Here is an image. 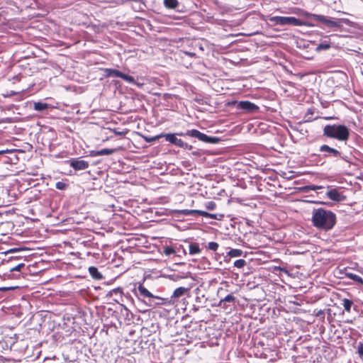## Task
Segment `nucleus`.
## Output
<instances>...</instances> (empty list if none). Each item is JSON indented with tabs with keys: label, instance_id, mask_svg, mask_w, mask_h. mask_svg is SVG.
Masks as SVG:
<instances>
[{
	"label": "nucleus",
	"instance_id": "nucleus-1",
	"mask_svg": "<svg viewBox=\"0 0 363 363\" xmlns=\"http://www.w3.org/2000/svg\"><path fill=\"white\" fill-rule=\"evenodd\" d=\"M311 222L315 228L328 231L335 226L336 215L331 211L323 208H314L312 211Z\"/></svg>",
	"mask_w": 363,
	"mask_h": 363
},
{
	"label": "nucleus",
	"instance_id": "nucleus-2",
	"mask_svg": "<svg viewBox=\"0 0 363 363\" xmlns=\"http://www.w3.org/2000/svg\"><path fill=\"white\" fill-rule=\"evenodd\" d=\"M133 292L138 301L150 308H155L164 303V298L153 295L143 284H139L138 286L134 289Z\"/></svg>",
	"mask_w": 363,
	"mask_h": 363
},
{
	"label": "nucleus",
	"instance_id": "nucleus-3",
	"mask_svg": "<svg viewBox=\"0 0 363 363\" xmlns=\"http://www.w3.org/2000/svg\"><path fill=\"white\" fill-rule=\"evenodd\" d=\"M323 135L338 141H347L350 137V130L345 125H326L323 130Z\"/></svg>",
	"mask_w": 363,
	"mask_h": 363
},
{
	"label": "nucleus",
	"instance_id": "nucleus-4",
	"mask_svg": "<svg viewBox=\"0 0 363 363\" xmlns=\"http://www.w3.org/2000/svg\"><path fill=\"white\" fill-rule=\"evenodd\" d=\"M319 151L323 153L325 158L334 159L337 162L339 160L344 161L347 166L350 167L352 162V155L344 153L339 149L330 147L328 145H322L320 146Z\"/></svg>",
	"mask_w": 363,
	"mask_h": 363
},
{
	"label": "nucleus",
	"instance_id": "nucleus-5",
	"mask_svg": "<svg viewBox=\"0 0 363 363\" xmlns=\"http://www.w3.org/2000/svg\"><path fill=\"white\" fill-rule=\"evenodd\" d=\"M298 10L300 11L301 14L304 15L305 16H307L316 21L321 22L323 24H325L328 28H337L336 30H339L342 26L343 23H347L349 22V21L347 19H335L325 16L308 13L306 11H301L300 9Z\"/></svg>",
	"mask_w": 363,
	"mask_h": 363
},
{
	"label": "nucleus",
	"instance_id": "nucleus-6",
	"mask_svg": "<svg viewBox=\"0 0 363 363\" xmlns=\"http://www.w3.org/2000/svg\"><path fill=\"white\" fill-rule=\"evenodd\" d=\"M264 20L269 21L273 23V26H309V24L306 22L296 18L293 16H266Z\"/></svg>",
	"mask_w": 363,
	"mask_h": 363
},
{
	"label": "nucleus",
	"instance_id": "nucleus-7",
	"mask_svg": "<svg viewBox=\"0 0 363 363\" xmlns=\"http://www.w3.org/2000/svg\"><path fill=\"white\" fill-rule=\"evenodd\" d=\"M175 134H177V135H179V136H189V137L195 138H197L200 141L204 142L206 143H210V144L218 143L220 140V139L217 137L208 136L196 129L188 130L185 133H183V132L176 133Z\"/></svg>",
	"mask_w": 363,
	"mask_h": 363
},
{
	"label": "nucleus",
	"instance_id": "nucleus-8",
	"mask_svg": "<svg viewBox=\"0 0 363 363\" xmlns=\"http://www.w3.org/2000/svg\"><path fill=\"white\" fill-rule=\"evenodd\" d=\"M104 73L106 77H119L131 84H137L133 77L124 74L118 69L106 68L104 69Z\"/></svg>",
	"mask_w": 363,
	"mask_h": 363
},
{
	"label": "nucleus",
	"instance_id": "nucleus-9",
	"mask_svg": "<svg viewBox=\"0 0 363 363\" xmlns=\"http://www.w3.org/2000/svg\"><path fill=\"white\" fill-rule=\"evenodd\" d=\"M237 109L242 110L246 113H255L259 110V107L249 101H241L237 104Z\"/></svg>",
	"mask_w": 363,
	"mask_h": 363
},
{
	"label": "nucleus",
	"instance_id": "nucleus-10",
	"mask_svg": "<svg viewBox=\"0 0 363 363\" xmlns=\"http://www.w3.org/2000/svg\"><path fill=\"white\" fill-rule=\"evenodd\" d=\"M67 162L69 166L76 171L84 170L89 166L87 161L81 160L80 158H73L68 160Z\"/></svg>",
	"mask_w": 363,
	"mask_h": 363
},
{
	"label": "nucleus",
	"instance_id": "nucleus-11",
	"mask_svg": "<svg viewBox=\"0 0 363 363\" xmlns=\"http://www.w3.org/2000/svg\"><path fill=\"white\" fill-rule=\"evenodd\" d=\"M235 297L233 294H228L225 298L220 299L218 303V306L227 309L235 305Z\"/></svg>",
	"mask_w": 363,
	"mask_h": 363
},
{
	"label": "nucleus",
	"instance_id": "nucleus-12",
	"mask_svg": "<svg viewBox=\"0 0 363 363\" xmlns=\"http://www.w3.org/2000/svg\"><path fill=\"white\" fill-rule=\"evenodd\" d=\"M326 196L330 200L334 201H343L345 196L338 191L336 189H332L327 191Z\"/></svg>",
	"mask_w": 363,
	"mask_h": 363
},
{
	"label": "nucleus",
	"instance_id": "nucleus-13",
	"mask_svg": "<svg viewBox=\"0 0 363 363\" xmlns=\"http://www.w3.org/2000/svg\"><path fill=\"white\" fill-rule=\"evenodd\" d=\"M164 138L167 141L179 147H182V146L184 145V141L181 139H179L177 137V134L167 133L164 134Z\"/></svg>",
	"mask_w": 363,
	"mask_h": 363
},
{
	"label": "nucleus",
	"instance_id": "nucleus-14",
	"mask_svg": "<svg viewBox=\"0 0 363 363\" xmlns=\"http://www.w3.org/2000/svg\"><path fill=\"white\" fill-rule=\"evenodd\" d=\"M116 152V149L111 148H104L100 150H91L90 152V155L92 157H98L102 155H109L115 153Z\"/></svg>",
	"mask_w": 363,
	"mask_h": 363
},
{
	"label": "nucleus",
	"instance_id": "nucleus-15",
	"mask_svg": "<svg viewBox=\"0 0 363 363\" xmlns=\"http://www.w3.org/2000/svg\"><path fill=\"white\" fill-rule=\"evenodd\" d=\"M188 289L187 288H185V287H179V288H177L172 296H171V301L174 303L177 299H179V298H181L182 296H183L186 293H187L188 291Z\"/></svg>",
	"mask_w": 363,
	"mask_h": 363
},
{
	"label": "nucleus",
	"instance_id": "nucleus-16",
	"mask_svg": "<svg viewBox=\"0 0 363 363\" xmlns=\"http://www.w3.org/2000/svg\"><path fill=\"white\" fill-rule=\"evenodd\" d=\"M123 290L121 288H116L109 291L106 296L113 297L114 301L118 302V298L122 297Z\"/></svg>",
	"mask_w": 363,
	"mask_h": 363
},
{
	"label": "nucleus",
	"instance_id": "nucleus-17",
	"mask_svg": "<svg viewBox=\"0 0 363 363\" xmlns=\"http://www.w3.org/2000/svg\"><path fill=\"white\" fill-rule=\"evenodd\" d=\"M89 272L91 277L96 280H101L104 277L96 267L91 266L89 267Z\"/></svg>",
	"mask_w": 363,
	"mask_h": 363
},
{
	"label": "nucleus",
	"instance_id": "nucleus-18",
	"mask_svg": "<svg viewBox=\"0 0 363 363\" xmlns=\"http://www.w3.org/2000/svg\"><path fill=\"white\" fill-rule=\"evenodd\" d=\"M199 210H189V209H182V210H174V212L177 216H195L198 215Z\"/></svg>",
	"mask_w": 363,
	"mask_h": 363
},
{
	"label": "nucleus",
	"instance_id": "nucleus-19",
	"mask_svg": "<svg viewBox=\"0 0 363 363\" xmlns=\"http://www.w3.org/2000/svg\"><path fill=\"white\" fill-rule=\"evenodd\" d=\"M201 252V249L197 242H191L189 245V253L191 255H199Z\"/></svg>",
	"mask_w": 363,
	"mask_h": 363
},
{
	"label": "nucleus",
	"instance_id": "nucleus-20",
	"mask_svg": "<svg viewBox=\"0 0 363 363\" xmlns=\"http://www.w3.org/2000/svg\"><path fill=\"white\" fill-rule=\"evenodd\" d=\"M50 107V104L47 103H43L40 101L35 102L33 105V108L37 111H43L47 110Z\"/></svg>",
	"mask_w": 363,
	"mask_h": 363
},
{
	"label": "nucleus",
	"instance_id": "nucleus-21",
	"mask_svg": "<svg viewBox=\"0 0 363 363\" xmlns=\"http://www.w3.org/2000/svg\"><path fill=\"white\" fill-rule=\"evenodd\" d=\"M163 4L166 9H174L178 6L179 1L177 0H164Z\"/></svg>",
	"mask_w": 363,
	"mask_h": 363
},
{
	"label": "nucleus",
	"instance_id": "nucleus-22",
	"mask_svg": "<svg viewBox=\"0 0 363 363\" xmlns=\"http://www.w3.org/2000/svg\"><path fill=\"white\" fill-rule=\"evenodd\" d=\"M342 305L344 308V310L346 312L350 313L351 311V308L353 305V301L347 298H343L342 300Z\"/></svg>",
	"mask_w": 363,
	"mask_h": 363
},
{
	"label": "nucleus",
	"instance_id": "nucleus-23",
	"mask_svg": "<svg viewBox=\"0 0 363 363\" xmlns=\"http://www.w3.org/2000/svg\"><path fill=\"white\" fill-rule=\"evenodd\" d=\"M347 277L357 283L363 284V279L357 274L353 273H347Z\"/></svg>",
	"mask_w": 363,
	"mask_h": 363
},
{
	"label": "nucleus",
	"instance_id": "nucleus-24",
	"mask_svg": "<svg viewBox=\"0 0 363 363\" xmlns=\"http://www.w3.org/2000/svg\"><path fill=\"white\" fill-rule=\"evenodd\" d=\"M242 255V251L240 249H231L228 252V255L230 257H240Z\"/></svg>",
	"mask_w": 363,
	"mask_h": 363
},
{
	"label": "nucleus",
	"instance_id": "nucleus-25",
	"mask_svg": "<svg viewBox=\"0 0 363 363\" xmlns=\"http://www.w3.org/2000/svg\"><path fill=\"white\" fill-rule=\"evenodd\" d=\"M330 48V44L329 43H328L327 41H324L318 45V46L316 47V50L317 51L326 50H328Z\"/></svg>",
	"mask_w": 363,
	"mask_h": 363
},
{
	"label": "nucleus",
	"instance_id": "nucleus-26",
	"mask_svg": "<svg viewBox=\"0 0 363 363\" xmlns=\"http://www.w3.org/2000/svg\"><path fill=\"white\" fill-rule=\"evenodd\" d=\"M198 215L199 216H203L205 218H213V219H219V218H216V214H212V213H208V212L204 211L199 210L198 211Z\"/></svg>",
	"mask_w": 363,
	"mask_h": 363
},
{
	"label": "nucleus",
	"instance_id": "nucleus-27",
	"mask_svg": "<svg viewBox=\"0 0 363 363\" xmlns=\"http://www.w3.org/2000/svg\"><path fill=\"white\" fill-rule=\"evenodd\" d=\"M246 264V261L243 259H240L234 262V267L237 268H242Z\"/></svg>",
	"mask_w": 363,
	"mask_h": 363
},
{
	"label": "nucleus",
	"instance_id": "nucleus-28",
	"mask_svg": "<svg viewBox=\"0 0 363 363\" xmlns=\"http://www.w3.org/2000/svg\"><path fill=\"white\" fill-rule=\"evenodd\" d=\"M164 253L167 256H170L175 253V250L172 247L167 246L164 248Z\"/></svg>",
	"mask_w": 363,
	"mask_h": 363
},
{
	"label": "nucleus",
	"instance_id": "nucleus-29",
	"mask_svg": "<svg viewBox=\"0 0 363 363\" xmlns=\"http://www.w3.org/2000/svg\"><path fill=\"white\" fill-rule=\"evenodd\" d=\"M219 245L216 242H210L208 243L207 248L212 251H216L218 248Z\"/></svg>",
	"mask_w": 363,
	"mask_h": 363
},
{
	"label": "nucleus",
	"instance_id": "nucleus-30",
	"mask_svg": "<svg viewBox=\"0 0 363 363\" xmlns=\"http://www.w3.org/2000/svg\"><path fill=\"white\" fill-rule=\"evenodd\" d=\"M67 186H68V184L63 182H57L55 184L56 189H57L59 190H64L67 187Z\"/></svg>",
	"mask_w": 363,
	"mask_h": 363
},
{
	"label": "nucleus",
	"instance_id": "nucleus-31",
	"mask_svg": "<svg viewBox=\"0 0 363 363\" xmlns=\"http://www.w3.org/2000/svg\"><path fill=\"white\" fill-rule=\"evenodd\" d=\"M164 137V134L162 133L160 135H155V136H153V137H150V138H145V140L147 142H153V141H155L161 138H163Z\"/></svg>",
	"mask_w": 363,
	"mask_h": 363
},
{
	"label": "nucleus",
	"instance_id": "nucleus-32",
	"mask_svg": "<svg viewBox=\"0 0 363 363\" xmlns=\"http://www.w3.org/2000/svg\"><path fill=\"white\" fill-rule=\"evenodd\" d=\"M206 207L208 210H211V211H213L216 208V203L213 202V201H208L206 204Z\"/></svg>",
	"mask_w": 363,
	"mask_h": 363
},
{
	"label": "nucleus",
	"instance_id": "nucleus-33",
	"mask_svg": "<svg viewBox=\"0 0 363 363\" xmlns=\"http://www.w3.org/2000/svg\"><path fill=\"white\" fill-rule=\"evenodd\" d=\"M24 267H25V264L21 263V264H18V265H16V267L11 268V272H13V271H21V268H23Z\"/></svg>",
	"mask_w": 363,
	"mask_h": 363
},
{
	"label": "nucleus",
	"instance_id": "nucleus-34",
	"mask_svg": "<svg viewBox=\"0 0 363 363\" xmlns=\"http://www.w3.org/2000/svg\"><path fill=\"white\" fill-rule=\"evenodd\" d=\"M357 350H358V354H359V357L361 358H363V343L360 342L358 345Z\"/></svg>",
	"mask_w": 363,
	"mask_h": 363
},
{
	"label": "nucleus",
	"instance_id": "nucleus-35",
	"mask_svg": "<svg viewBox=\"0 0 363 363\" xmlns=\"http://www.w3.org/2000/svg\"><path fill=\"white\" fill-rule=\"evenodd\" d=\"M182 148L185 150H191L193 149V146L184 142V145L182 146Z\"/></svg>",
	"mask_w": 363,
	"mask_h": 363
},
{
	"label": "nucleus",
	"instance_id": "nucleus-36",
	"mask_svg": "<svg viewBox=\"0 0 363 363\" xmlns=\"http://www.w3.org/2000/svg\"><path fill=\"white\" fill-rule=\"evenodd\" d=\"M16 287H0V292L6 291L16 289Z\"/></svg>",
	"mask_w": 363,
	"mask_h": 363
},
{
	"label": "nucleus",
	"instance_id": "nucleus-37",
	"mask_svg": "<svg viewBox=\"0 0 363 363\" xmlns=\"http://www.w3.org/2000/svg\"><path fill=\"white\" fill-rule=\"evenodd\" d=\"M324 315V311L323 310L318 311V312L315 314V315L317 317L320 316V315Z\"/></svg>",
	"mask_w": 363,
	"mask_h": 363
},
{
	"label": "nucleus",
	"instance_id": "nucleus-38",
	"mask_svg": "<svg viewBox=\"0 0 363 363\" xmlns=\"http://www.w3.org/2000/svg\"><path fill=\"white\" fill-rule=\"evenodd\" d=\"M9 152V150L8 149H6V150H0V155H4L5 153H7Z\"/></svg>",
	"mask_w": 363,
	"mask_h": 363
},
{
	"label": "nucleus",
	"instance_id": "nucleus-39",
	"mask_svg": "<svg viewBox=\"0 0 363 363\" xmlns=\"http://www.w3.org/2000/svg\"><path fill=\"white\" fill-rule=\"evenodd\" d=\"M186 54L190 57H195L196 56V54L194 52H186Z\"/></svg>",
	"mask_w": 363,
	"mask_h": 363
},
{
	"label": "nucleus",
	"instance_id": "nucleus-40",
	"mask_svg": "<svg viewBox=\"0 0 363 363\" xmlns=\"http://www.w3.org/2000/svg\"><path fill=\"white\" fill-rule=\"evenodd\" d=\"M320 186H313L312 187H311V189L313 190H315V189H320Z\"/></svg>",
	"mask_w": 363,
	"mask_h": 363
},
{
	"label": "nucleus",
	"instance_id": "nucleus-41",
	"mask_svg": "<svg viewBox=\"0 0 363 363\" xmlns=\"http://www.w3.org/2000/svg\"><path fill=\"white\" fill-rule=\"evenodd\" d=\"M192 154L194 155H199V152H193Z\"/></svg>",
	"mask_w": 363,
	"mask_h": 363
},
{
	"label": "nucleus",
	"instance_id": "nucleus-42",
	"mask_svg": "<svg viewBox=\"0 0 363 363\" xmlns=\"http://www.w3.org/2000/svg\"><path fill=\"white\" fill-rule=\"evenodd\" d=\"M333 117H325V119L326 120H330V119H333Z\"/></svg>",
	"mask_w": 363,
	"mask_h": 363
},
{
	"label": "nucleus",
	"instance_id": "nucleus-43",
	"mask_svg": "<svg viewBox=\"0 0 363 363\" xmlns=\"http://www.w3.org/2000/svg\"><path fill=\"white\" fill-rule=\"evenodd\" d=\"M116 133L117 135H122V133H121V132H119V131L116 132Z\"/></svg>",
	"mask_w": 363,
	"mask_h": 363
}]
</instances>
